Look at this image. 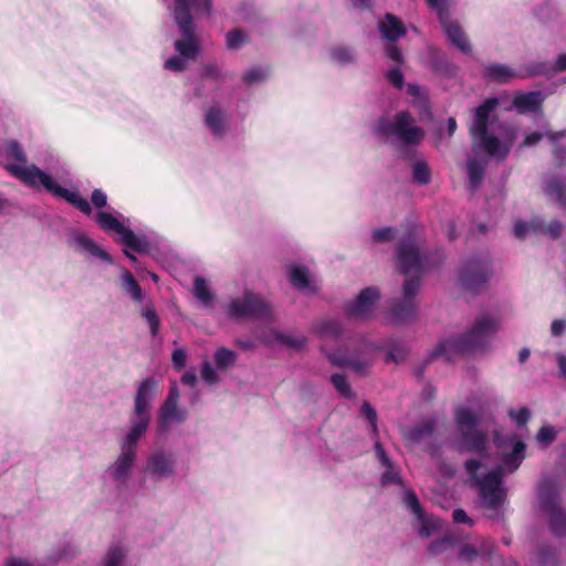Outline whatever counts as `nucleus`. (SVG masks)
<instances>
[{
    "mask_svg": "<svg viewBox=\"0 0 566 566\" xmlns=\"http://www.w3.org/2000/svg\"><path fill=\"white\" fill-rule=\"evenodd\" d=\"M76 242L82 249L93 256H96L108 264L113 263L112 256L105 250L101 249L91 238L86 235H78L76 238Z\"/></svg>",
    "mask_w": 566,
    "mask_h": 566,
    "instance_id": "obj_26",
    "label": "nucleus"
},
{
    "mask_svg": "<svg viewBox=\"0 0 566 566\" xmlns=\"http://www.w3.org/2000/svg\"><path fill=\"white\" fill-rule=\"evenodd\" d=\"M563 231V224L558 220H552L548 224L544 223V228L542 231H538L537 233H547L553 239H557L560 237Z\"/></svg>",
    "mask_w": 566,
    "mask_h": 566,
    "instance_id": "obj_50",
    "label": "nucleus"
},
{
    "mask_svg": "<svg viewBox=\"0 0 566 566\" xmlns=\"http://www.w3.org/2000/svg\"><path fill=\"white\" fill-rule=\"evenodd\" d=\"M379 28L382 36L390 42H395L406 34L401 21L391 13L385 15V22H381Z\"/></svg>",
    "mask_w": 566,
    "mask_h": 566,
    "instance_id": "obj_24",
    "label": "nucleus"
},
{
    "mask_svg": "<svg viewBox=\"0 0 566 566\" xmlns=\"http://www.w3.org/2000/svg\"><path fill=\"white\" fill-rule=\"evenodd\" d=\"M449 544H450V539L448 537H443L441 539L432 542L428 547V552L432 556L439 555L446 551V548Z\"/></svg>",
    "mask_w": 566,
    "mask_h": 566,
    "instance_id": "obj_57",
    "label": "nucleus"
},
{
    "mask_svg": "<svg viewBox=\"0 0 566 566\" xmlns=\"http://www.w3.org/2000/svg\"><path fill=\"white\" fill-rule=\"evenodd\" d=\"M375 452H376L377 459L384 467H390V464H392L389 455L382 448L381 443L378 441L375 443Z\"/></svg>",
    "mask_w": 566,
    "mask_h": 566,
    "instance_id": "obj_62",
    "label": "nucleus"
},
{
    "mask_svg": "<svg viewBox=\"0 0 566 566\" xmlns=\"http://www.w3.org/2000/svg\"><path fill=\"white\" fill-rule=\"evenodd\" d=\"M124 289L135 302H140L143 291L134 275L129 271H125L123 275Z\"/></svg>",
    "mask_w": 566,
    "mask_h": 566,
    "instance_id": "obj_35",
    "label": "nucleus"
},
{
    "mask_svg": "<svg viewBox=\"0 0 566 566\" xmlns=\"http://www.w3.org/2000/svg\"><path fill=\"white\" fill-rule=\"evenodd\" d=\"M206 124L216 136L224 133L223 114L219 107H210L206 113Z\"/></svg>",
    "mask_w": 566,
    "mask_h": 566,
    "instance_id": "obj_27",
    "label": "nucleus"
},
{
    "mask_svg": "<svg viewBox=\"0 0 566 566\" xmlns=\"http://www.w3.org/2000/svg\"><path fill=\"white\" fill-rule=\"evenodd\" d=\"M538 559L543 565H548L555 562V552L549 546H543L538 549Z\"/></svg>",
    "mask_w": 566,
    "mask_h": 566,
    "instance_id": "obj_56",
    "label": "nucleus"
},
{
    "mask_svg": "<svg viewBox=\"0 0 566 566\" xmlns=\"http://www.w3.org/2000/svg\"><path fill=\"white\" fill-rule=\"evenodd\" d=\"M158 381L154 377L144 379L134 397V410L129 417V428L147 432L150 424L151 399L156 396Z\"/></svg>",
    "mask_w": 566,
    "mask_h": 566,
    "instance_id": "obj_9",
    "label": "nucleus"
},
{
    "mask_svg": "<svg viewBox=\"0 0 566 566\" xmlns=\"http://www.w3.org/2000/svg\"><path fill=\"white\" fill-rule=\"evenodd\" d=\"M467 473L478 483L481 478L478 476V471L481 468V462L476 459H469L464 463Z\"/></svg>",
    "mask_w": 566,
    "mask_h": 566,
    "instance_id": "obj_58",
    "label": "nucleus"
},
{
    "mask_svg": "<svg viewBox=\"0 0 566 566\" xmlns=\"http://www.w3.org/2000/svg\"><path fill=\"white\" fill-rule=\"evenodd\" d=\"M407 357V350L402 346H391L390 349L386 353L385 361L386 363H400L403 361Z\"/></svg>",
    "mask_w": 566,
    "mask_h": 566,
    "instance_id": "obj_47",
    "label": "nucleus"
},
{
    "mask_svg": "<svg viewBox=\"0 0 566 566\" xmlns=\"http://www.w3.org/2000/svg\"><path fill=\"white\" fill-rule=\"evenodd\" d=\"M331 57L338 64L345 65L354 62V54L349 48L336 46L331 51Z\"/></svg>",
    "mask_w": 566,
    "mask_h": 566,
    "instance_id": "obj_40",
    "label": "nucleus"
},
{
    "mask_svg": "<svg viewBox=\"0 0 566 566\" xmlns=\"http://www.w3.org/2000/svg\"><path fill=\"white\" fill-rule=\"evenodd\" d=\"M269 73H270L269 70L256 66V67H253V69L247 71L243 74L242 78L245 84L251 85V84L263 82L264 80H266V77L269 76Z\"/></svg>",
    "mask_w": 566,
    "mask_h": 566,
    "instance_id": "obj_42",
    "label": "nucleus"
},
{
    "mask_svg": "<svg viewBox=\"0 0 566 566\" xmlns=\"http://www.w3.org/2000/svg\"><path fill=\"white\" fill-rule=\"evenodd\" d=\"M454 420L460 436V451L482 454L489 447L486 432L478 429L480 416L468 407H460L455 410Z\"/></svg>",
    "mask_w": 566,
    "mask_h": 566,
    "instance_id": "obj_6",
    "label": "nucleus"
},
{
    "mask_svg": "<svg viewBox=\"0 0 566 566\" xmlns=\"http://www.w3.org/2000/svg\"><path fill=\"white\" fill-rule=\"evenodd\" d=\"M506 440L513 443V449L510 453H505L502 457V464L510 472H513L520 468L521 463L525 459L526 444L523 441L517 440L515 434L506 438ZM493 441L499 449L504 447L505 439H502L497 431L494 432Z\"/></svg>",
    "mask_w": 566,
    "mask_h": 566,
    "instance_id": "obj_17",
    "label": "nucleus"
},
{
    "mask_svg": "<svg viewBox=\"0 0 566 566\" xmlns=\"http://www.w3.org/2000/svg\"><path fill=\"white\" fill-rule=\"evenodd\" d=\"M557 438V431L552 424L542 426L536 433V441L543 448L549 447Z\"/></svg>",
    "mask_w": 566,
    "mask_h": 566,
    "instance_id": "obj_36",
    "label": "nucleus"
},
{
    "mask_svg": "<svg viewBox=\"0 0 566 566\" xmlns=\"http://www.w3.org/2000/svg\"><path fill=\"white\" fill-rule=\"evenodd\" d=\"M201 377L208 384H214L219 379L218 374L216 373V370L212 368V366L208 361H205L202 364Z\"/></svg>",
    "mask_w": 566,
    "mask_h": 566,
    "instance_id": "obj_55",
    "label": "nucleus"
},
{
    "mask_svg": "<svg viewBox=\"0 0 566 566\" xmlns=\"http://www.w3.org/2000/svg\"><path fill=\"white\" fill-rule=\"evenodd\" d=\"M478 555H479V552L474 546H472L470 544H464L460 548L458 557L460 560H463V562H472L473 559L476 558Z\"/></svg>",
    "mask_w": 566,
    "mask_h": 566,
    "instance_id": "obj_52",
    "label": "nucleus"
},
{
    "mask_svg": "<svg viewBox=\"0 0 566 566\" xmlns=\"http://www.w3.org/2000/svg\"><path fill=\"white\" fill-rule=\"evenodd\" d=\"M554 164L562 167L566 163V147L556 146L553 150Z\"/></svg>",
    "mask_w": 566,
    "mask_h": 566,
    "instance_id": "obj_64",
    "label": "nucleus"
},
{
    "mask_svg": "<svg viewBox=\"0 0 566 566\" xmlns=\"http://www.w3.org/2000/svg\"><path fill=\"white\" fill-rule=\"evenodd\" d=\"M386 78L397 88H402L403 86V83H405V78H403V74L401 73V71L396 67V69H391L387 72L386 74Z\"/></svg>",
    "mask_w": 566,
    "mask_h": 566,
    "instance_id": "obj_53",
    "label": "nucleus"
},
{
    "mask_svg": "<svg viewBox=\"0 0 566 566\" xmlns=\"http://www.w3.org/2000/svg\"><path fill=\"white\" fill-rule=\"evenodd\" d=\"M195 12L210 14V0H175L174 19L179 29L181 39L175 41V49L180 56L174 55L165 62V69L174 72H184L187 69L185 60H196L201 51L200 39L196 32V24L191 15Z\"/></svg>",
    "mask_w": 566,
    "mask_h": 566,
    "instance_id": "obj_2",
    "label": "nucleus"
},
{
    "mask_svg": "<svg viewBox=\"0 0 566 566\" xmlns=\"http://www.w3.org/2000/svg\"><path fill=\"white\" fill-rule=\"evenodd\" d=\"M546 192L555 197L562 206H566V182L563 179L554 177L547 184Z\"/></svg>",
    "mask_w": 566,
    "mask_h": 566,
    "instance_id": "obj_30",
    "label": "nucleus"
},
{
    "mask_svg": "<svg viewBox=\"0 0 566 566\" xmlns=\"http://www.w3.org/2000/svg\"><path fill=\"white\" fill-rule=\"evenodd\" d=\"M436 430V421L427 419L419 424L406 428L403 430V438L413 443H420L426 439L432 437Z\"/></svg>",
    "mask_w": 566,
    "mask_h": 566,
    "instance_id": "obj_21",
    "label": "nucleus"
},
{
    "mask_svg": "<svg viewBox=\"0 0 566 566\" xmlns=\"http://www.w3.org/2000/svg\"><path fill=\"white\" fill-rule=\"evenodd\" d=\"M360 413L367 419V421L369 422V424L371 427L374 434L377 436L378 434V427H377L378 417H377L376 409L367 400H365L361 403Z\"/></svg>",
    "mask_w": 566,
    "mask_h": 566,
    "instance_id": "obj_44",
    "label": "nucleus"
},
{
    "mask_svg": "<svg viewBox=\"0 0 566 566\" xmlns=\"http://www.w3.org/2000/svg\"><path fill=\"white\" fill-rule=\"evenodd\" d=\"M507 416L515 422L517 427L526 426L531 419V410L527 407H521L517 410L511 409Z\"/></svg>",
    "mask_w": 566,
    "mask_h": 566,
    "instance_id": "obj_46",
    "label": "nucleus"
},
{
    "mask_svg": "<svg viewBox=\"0 0 566 566\" xmlns=\"http://www.w3.org/2000/svg\"><path fill=\"white\" fill-rule=\"evenodd\" d=\"M226 314L231 319H270L272 317L271 305L262 296L244 291L242 297L232 298L226 307Z\"/></svg>",
    "mask_w": 566,
    "mask_h": 566,
    "instance_id": "obj_7",
    "label": "nucleus"
},
{
    "mask_svg": "<svg viewBox=\"0 0 566 566\" xmlns=\"http://www.w3.org/2000/svg\"><path fill=\"white\" fill-rule=\"evenodd\" d=\"M566 331V321L563 318L554 319L551 324V334L554 337H560Z\"/></svg>",
    "mask_w": 566,
    "mask_h": 566,
    "instance_id": "obj_61",
    "label": "nucleus"
},
{
    "mask_svg": "<svg viewBox=\"0 0 566 566\" xmlns=\"http://www.w3.org/2000/svg\"><path fill=\"white\" fill-rule=\"evenodd\" d=\"M394 239V229L390 227L376 229L373 231V240L375 242H388Z\"/></svg>",
    "mask_w": 566,
    "mask_h": 566,
    "instance_id": "obj_51",
    "label": "nucleus"
},
{
    "mask_svg": "<svg viewBox=\"0 0 566 566\" xmlns=\"http://www.w3.org/2000/svg\"><path fill=\"white\" fill-rule=\"evenodd\" d=\"M145 471L156 481L175 474V461L164 451L156 450L148 457Z\"/></svg>",
    "mask_w": 566,
    "mask_h": 566,
    "instance_id": "obj_18",
    "label": "nucleus"
},
{
    "mask_svg": "<svg viewBox=\"0 0 566 566\" xmlns=\"http://www.w3.org/2000/svg\"><path fill=\"white\" fill-rule=\"evenodd\" d=\"M386 55L397 63H402L403 61L401 50L396 44H389L386 46Z\"/></svg>",
    "mask_w": 566,
    "mask_h": 566,
    "instance_id": "obj_63",
    "label": "nucleus"
},
{
    "mask_svg": "<svg viewBox=\"0 0 566 566\" xmlns=\"http://www.w3.org/2000/svg\"><path fill=\"white\" fill-rule=\"evenodd\" d=\"M323 350L325 352L326 357L328 358L333 366L342 368L347 367L350 357H347L346 355L339 352H326L325 349Z\"/></svg>",
    "mask_w": 566,
    "mask_h": 566,
    "instance_id": "obj_49",
    "label": "nucleus"
},
{
    "mask_svg": "<svg viewBox=\"0 0 566 566\" xmlns=\"http://www.w3.org/2000/svg\"><path fill=\"white\" fill-rule=\"evenodd\" d=\"M93 206L97 209L104 208L107 203V197L101 189H94L91 196Z\"/></svg>",
    "mask_w": 566,
    "mask_h": 566,
    "instance_id": "obj_59",
    "label": "nucleus"
},
{
    "mask_svg": "<svg viewBox=\"0 0 566 566\" xmlns=\"http://www.w3.org/2000/svg\"><path fill=\"white\" fill-rule=\"evenodd\" d=\"M120 242L136 253H147L149 244L145 238L137 237L133 230L125 228L119 234Z\"/></svg>",
    "mask_w": 566,
    "mask_h": 566,
    "instance_id": "obj_25",
    "label": "nucleus"
},
{
    "mask_svg": "<svg viewBox=\"0 0 566 566\" xmlns=\"http://www.w3.org/2000/svg\"><path fill=\"white\" fill-rule=\"evenodd\" d=\"M396 261L397 270L406 276V280L402 285V297L394 301L391 313L397 322L403 323L416 315L417 303L415 297L421 286L424 255L421 254L416 241L409 237L398 244Z\"/></svg>",
    "mask_w": 566,
    "mask_h": 566,
    "instance_id": "obj_1",
    "label": "nucleus"
},
{
    "mask_svg": "<svg viewBox=\"0 0 566 566\" xmlns=\"http://www.w3.org/2000/svg\"><path fill=\"white\" fill-rule=\"evenodd\" d=\"M547 63H531L520 71H514L505 64L493 63L484 67V76L497 84L509 83L512 78H526L542 73H547Z\"/></svg>",
    "mask_w": 566,
    "mask_h": 566,
    "instance_id": "obj_14",
    "label": "nucleus"
},
{
    "mask_svg": "<svg viewBox=\"0 0 566 566\" xmlns=\"http://www.w3.org/2000/svg\"><path fill=\"white\" fill-rule=\"evenodd\" d=\"M378 300V290L375 287H366L360 291L353 302L345 306V313L348 317H364Z\"/></svg>",
    "mask_w": 566,
    "mask_h": 566,
    "instance_id": "obj_19",
    "label": "nucleus"
},
{
    "mask_svg": "<svg viewBox=\"0 0 566 566\" xmlns=\"http://www.w3.org/2000/svg\"><path fill=\"white\" fill-rule=\"evenodd\" d=\"M313 333L321 338L337 339L343 333L342 323L338 319L325 318L313 324Z\"/></svg>",
    "mask_w": 566,
    "mask_h": 566,
    "instance_id": "obj_23",
    "label": "nucleus"
},
{
    "mask_svg": "<svg viewBox=\"0 0 566 566\" xmlns=\"http://www.w3.org/2000/svg\"><path fill=\"white\" fill-rule=\"evenodd\" d=\"M142 316L147 321L151 336H157L160 327V321L155 308L146 307L142 312Z\"/></svg>",
    "mask_w": 566,
    "mask_h": 566,
    "instance_id": "obj_45",
    "label": "nucleus"
},
{
    "mask_svg": "<svg viewBox=\"0 0 566 566\" xmlns=\"http://www.w3.org/2000/svg\"><path fill=\"white\" fill-rule=\"evenodd\" d=\"M201 76L203 78H211L214 81H219L220 80V71L217 65L207 64L201 70Z\"/></svg>",
    "mask_w": 566,
    "mask_h": 566,
    "instance_id": "obj_60",
    "label": "nucleus"
},
{
    "mask_svg": "<svg viewBox=\"0 0 566 566\" xmlns=\"http://www.w3.org/2000/svg\"><path fill=\"white\" fill-rule=\"evenodd\" d=\"M180 391L177 382L169 387L168 395L158 410V426L160 430L167 428L170 423H184L187 419L186 411L178 408Z\"/></svg>",
    "mask_w": 566,
    "mask_h": 566,
    "instance_id": "obj_16",
    "label": "nucleus"
},
{
    "mask_svg": "<svg viewBox=\"0 0 566 566\" xmlns=\"http://www.w3.org/2000/svg\"><path fill=\"white\" fill-rule=\"evenodd\" d=\"M125 558V552L122 547L115 545L109 547L105 556V566H122Z\"/></svg>",
    "mask_w": 566,
    "mask_h": 566,
    "instance_id": "obj_43",
    "label": "nucleus"
},
{
    "mask_svg": "<svg viewBox=\"0 0 566 566\" xmlns=\"http://www.w3.org/2000/svg\"><path fill=\"white\" fill-rule=\"evenodd\" d=\"M96 221L104 231H113L116 232L118 235L126 228L113 214L104 211H99L96 213Z\"/></svg>",
    "mask_w": 566,
    "mask_h": 566,
    "instance_id": "obj_28",
    "label": "nucleus"
},
{
    "mask_svg": "<svg viewBox=\"0 0 566 566\" xmlns=\"http://www.w3.org/2000/svg\"><path fill=\"white\" fill-rule=\"evenodd\" d=\"M541 92L520 93L513 98V106L518 113H536L542 105Z\"/></svg>",
    "mask_w": 566,
    "mask_h": 566,
    "instance_id": "obj_22",
    "label": "nucleus"
},
{
    "mask_svg": "<svg viewBox=\"0 0 566 566\" xmlns=\"http://www.w3.org/2000/svg\"><path fill=\"white\" fill-rule=\"evenodd\" d=\"M193 294L205 305L212 303L213 295L209 290L207 282L203 277L197 276L193 282Z\"/></svg>",
    "mask_w": 566,
    "mask_h": 566,
    "instance_id": "obj_34",
    "label": "nucleus"
},
{
    "mask_svg": "<svg viewBox=\"0 0 566 566\" xmlns=\"http://www.w3.org/2000/svg\"><path fill=\"white\" fill-rule=\"evenodd\" d=\"M503 468L497 467L478 480L476 485L483 507L497 511L504 504L507 492L503 486Z\"/></svg>",
    "mask_w": 566,
    "mask_h": 566,
    "instance_id": "obj_12",
    "label": "nucleus"
},
{
    "mask_svg": "<svg viewBox=\"0 0 566 566\" xmlns=\"http://www.w3.org/2000/svg\"><path fill=\"white\" fill-rule=\"evenodd\" d=\"M331 382L333 384L334 388L337 390V392L347 399L355 398L356 394L353 391L346 376L344 374H333L331 376Z\"/></svg>",
    "mask_w": 566,
    "mask_h": 566,
    "instance_id": "obj_31",
    "label": "nucleus"
},
{
    "mask_svg": "<svg viewBox=\"0 0 566 566\" xmlns=\"http://www.w3.org/2000/svg\"><path fill=\"white\" fill-rule=\"evenodd\" d=\"M412 178L420 185H428L431 180V172L426 161L419 160L413 165Z\"/></svg>",
    "mask_w": 566,
    "mask_h": 566,
    "instance_id": "obj_38",
    "label": "nucleus"
},
{
    "mask_svg": "<svg viewBox=\"0 0 566 566\" xmlns=\"http://www.w3.org/2000/svg\"><path fill=\"white\" fill-rule=\"evenodd\" d=\"M289 276L291 284L298 290H305L310 285L308 273L305 268L292 266Z\"/></svg>",
    "mask_w": 566,
    "mask_h": 566,
    "instance_id": "obj_32",
    "label": "nucleus"
},
{
    "mask_svg": "<svg viewBox=\"0 0 566 566\" xmlns=\"http://www.w3.org/2000/svg\"><path fill=\"white\" fill-rule=\"evenodd\" d=\"M403 502L418 520H423V510L420 505L417 494L412 490H407L405 492Z\"/></svg>",
    "mask_w": 566,
    "mask_h": 566,
    "instance_id": "obj_41",
    "label": "nucleus"
},
{
    "mask_svg": "<svg viewBox=\"0 0 566 566\" xmlns=\"http://www.w3.org/2000/svg\"><path fill=\"white\" fill-rule=\"evenodd\" d=\"M146 432L137 429H130L120 441V454L109 467V472L114 481L125 484L130 475L136 461V448L140 438Z\"/></svg>",
    "mask_w": 566,
    "mask_h": 566,
    "instance_id": "obj_10",
    "label": "nucleus"
},
{
    "mask_svg": "<svg viewBox=\"0 0 566 566\" xmlns=\"http://www.w3.org/2000/svg\"><path fill=\"white\" fill-rule=\"evenodd\" d=\"M499 106L496 97L486 98L474 109L473 120L469 126L472 139V149L476 153H485L490 157L505 159L512 147L511 142L502 143L499 137L489 133L490 116Z\"/></svg>",
    "mask_w": 566,
    "mask_h": 566,
    "instance_id": "obj_5",
    "label": "nucleus"
},
{
    "mask_svg": "<svg viewBox=\"0 0 566 566\" xmlns=\"http://www.w3.org/2000/svg\"><path fill=\"white\" fill-rule=\"evenodd\" d=\"M413 118L407 111L398 112L392 122L385 117L379 118L377 123V133L381 135L396 136L406 145H419L424 137L421 127L412 125Z\"/></svg>",
    "mask_w": 566,
    "mask_h": 566,
    "instance_id": "obj_8",
    "label": "nucleus"
},
{
    "mask_svg": "<svg viewBox=\"0 0 566 566\" xmlns=\"http://www.w3.org/2000/svg\"><path fill=\"white\" fill-rule=\"evenodd\" d=\"M6 151L8 157L12 158L19 164H9L7 166V170L12 176L19 178L31 187H43L54 197L64 199L67 203L72 205L74 208L86 216L92 213V207L90 202L84 197H82L77 190L71 191L63 188L56 184L49 174L44 172L34 165L30 167H23L27 163V156L23 148L17 140L7 142Z\"/></svg>",
    "mask_w": 566,
    "mask_h": 566,
    "instance_id": "obj_3",
    "label": "nucleus"
},
{
    "mask_svg": "<svg viewBox=\"0 0 566 566\" xmlns=\"http://www.w3.org/2000/svg\"><path fill=\"white\" fill-rule=\"evenodd\" d=\"M426 1L428 6L437 12L438 20L449 42L462 53L469 54L471 52L470 42L468 41V38L460 23L455 20H452L448 0Z\"/></svg>",
    "mask_w": 566,
    "mask_h": 566,
    "instance_id": "obj_11",
    "label": "nucleus"
},
{
    "mask_svg": "<svg viewBox=\"0 0 566 566\" xmlns=\"http://www.w3.org/2000/svg\"><path fill=\"white\" fill-rule=\"evenodd\" d=\"M226 40L229 50H238L248 41V38L244 35L242 29L235 28L227 33Z\"/></svg>",
    "mask_w": 566,
    "mask_h": 566,
    "instance_id": "obj_39",
    "label": "nucleus"
},
{
    "mask_svg": "<svg viewBox=\"0 0 566 566\" xmlns=\"http://www.w3.org/2000/svg\"><path fill=\"white\" fill-rule=\"evenodd\" d=\"M544 228V222L541 219H533L531 222L516 221L514 224V235L517 239H525L526 233L532 231L537 233Z\"/></svg>",
    "mask_w": 566,
    "mask_h": 566,
    "instance_id": "obj_29",
    "label": "nucleus"
},
{
    "mask_svg": "<svg viewBox=\"0 0 566 566\" xmlns=\"http://www.w3.org/2000/svg\"><path fill=\"white\" fill-rule=\"evenodd\" d=\"M186 358H187V355L182 348H177L172 352L171 360H172L174 368L177 371H180L181 369H184V367L186 366Z\"/></svg>",
    "mask_w": 566,
    "mask_h": 566,
    "instance_id": "obj_54",
    "label": "nucleus"
},
{
    "mask_svg": "<svg viewBox=\"0 0 566 566\" xmlns=\"http://www.w3.org/2000/svg\"><path fill=\"white\" fill-rule=\"evenodd\" d=\"M386 471L381 474L380 481L382 485L387 484H402V479L399 473L394 469V464L385 467Z\"/></svg>",
    "mask_w": 566,
    "mask_h": 566,
    "instance_id": "obj_48",
    "label": "nucleus"
},
{
    "mask_svg": "<svg viewBox=\"0 0 566 566\" xmlns=\"http://www.w3.org/2000/svg\"><path fill=\"white\" fill-rule=\"evenodd\" d=\"M539 502L543 511L548 515L551 531L555 536L566 535V514L562 510L558 492L551 484H543L539 489Z\"/></svg>",
    "mask_w": 566,
    "mask_h": 566,
    "instance_id": "obj_13",
    "label": "nucleus"
},
{
    "mask_svg": "<svg viewBox=\"0 0 566 566\" xmlns=\"http://www.w3.org/2000/svg\"><path fill=\"white\" fill-rule=\"evenodd\" d=\"M500 325L499 318L480 315L469 332L440 342L431 353V357L446 356L450 360L457 355L484 349L489 345L490 337L500 329Z\"/></svg>",
    "mask_w": 566,
    "mask_h": 566,
    "instance_id": "obj_4",
    "label": "nucleus"
},
{
    "mask_svg": "<svg viewBox=\"0 0 566 566\" xmlns=\"http://www.w3.org/2000/svg\"><path fill=\"white\" fill-rule=\"evenodd\" d=\"M377 346L367 340H363L358 354L355 357H350L348 360V368H352L356 374L365 377L368 374V369L371 367L374 363V354L377 350Z\"/></svg>",
    "mask_w": 566,
    "mask_h": 566,
    "instance_id": "obj_20",
    "label": "nucleus"
},
{
    "mask_svg": "<svg viewBox=\"0 0 566 566\" xmlns=\"http://www.w3.org/2000/svg\"><path fill=\"white\" fill-rule=\"evenodd\" d=\"M468 175L470 184L476 188L481 185L485 171L484 165H482L479 160L472 158L468 160Z\"/></svg>",
    "mask_w": 566,
    "mask_h": 566,
    "instance_id": "obj_33",
    "label": "nucleus"
},
{
    "mask_svg": "<svg viewBox=\"0 0 566 566\" xmlns=\"http://www.w3.org/2000/svg\"><path fill=\"white\" fill-rule=\"evenodd\" d=\"M490 276L491 266L488 258H472L463 264L460 271L462 285L473 293L480 292Z\"/></svg>",
    "mask_w": 566,
    "mask_h": 566,
    "instance_id": "obj_15",
    "label": "nucleus"
},
{
    "mask_svg": "<svg viewBox=\"0 0 566 566\" xmlns=\"http://www.w3.org/2000/svg\"><path fill=\"white\" fill-rule=\"evenodd\" d=\"M237 355L233 350L220 347L214 353V363L218 368H227L234 364Z\"/></svg>",
    "mask_w": 566,
    "mask_h": 566,
    "instance_id": "obj_37",
    "label": "nucleus"
}]
</instances>
